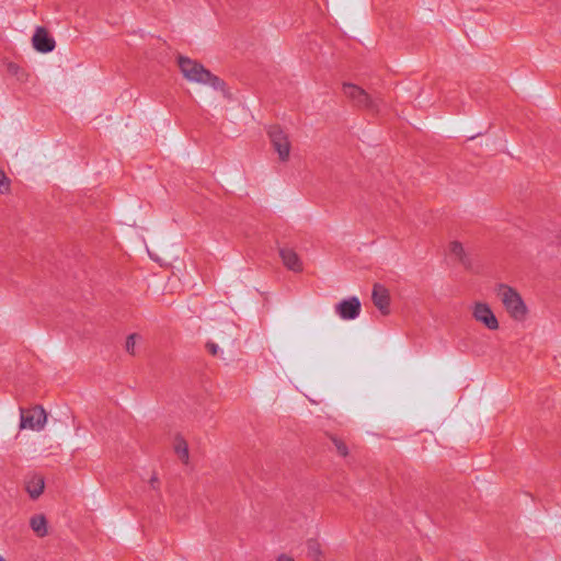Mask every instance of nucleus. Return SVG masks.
I'll use <instances>...</instances> for the list:
<instances>
[{
  "label": "nucleus",
  "mask_w": 561,
  "mask_h": 561,
  "mask_svg": "<svg viewBox=\"0 0 561 561\" xmlns=\"http://www.w3.org/2000/svg\"><path fill=\"white\" fill-rule=\"evenodd\" d=\"M343 92L356 107L378 112L380 100L369 95L364 89L353 83H344Z\"/></svg>",
  "instance_id": "nucleus-3"
},
{
  "label": "nucleus",
  "mask_w": 561,
  "mask_h": 561,
  "mask_svg": "<svg viewBox=\"0 0 561 561\" xmlns=\"http://www.w3.org/2000/svg\"><path fill=\"white\" fill-rule=\"evenodd\" d=\"M8 69L11 73H16L19 66L16 64L11 62V64H9Z\"/></svg>",
  "instance_id": "nucleus-21"
},
{
  "label": "nucleus",
  "mask_w": 561,
  "mask_h": 561,
  "mask_svg": "<svg viewBox=\"0 0 561 561\" xmlns=\"http://www.w3.org/2000/svg\"><path fill=\"white\" fill-rule=\"evenodd\" d=\"M219 341H220V343H222V344H226V343H227V341H225V339H224V337H220V339H219Z\"/></svg>",
  "instance_id": "nucleus-23"
},
{
  "label": "nucleus",
  "mask_w": 561,
  "mask_h": 561,
  "mask_svg": "<svg viewBox=\"0 0 561 561\" xmlns=\"http://www.w3.org/2000/svg\"><path fill=\"white\" fill-rule=\"evenodd\" d=\"M32 44L35 50L42 54L50 53L56 47V42L48 31L43 26H37L33 37Z\"/></svg>",
  "instance_id": "nucleus-8"
},
{
  "label": "nucleus",
  "mask_w": 561,
  "mask_h": 561,
  "mask_svg": "<svg viewBox=\"0 0 561 561\" xmlns=\"http://www.w3.org/2000/svg\"><path fill=\"white\" fill-rule=\"evenodd\" d=\"M279 256L284 265L293 271V272H301L302 263L298 256V254L290 248H282L279 249Z\"/></svg>",
  "instance_id": "nucleus-10"
},
{
  "label": "nucleus",
  "mask_w": 561,
  "mask_h": 561,
  "mask_svg": "<svg viewBox=\"0 0 561 561\" xmlns=\"http://www.w3.org/2000/svg\"><path fill=\"white\" fill-rule=\"evenodd\" d=\"M362 305L357 297H348L335 305V312L343 320H354L360 313Z\"/></svg>",
  "instance_id": "nucleus-7"
},
{
  "label": "nucleus",
  "mask_w": 561,
  "mask_h": 561,
  "mask_svg": "<svg viewBox=\"0 0 561 561\" xmlns=\"http://www.w3.org/2000/svg\"><path fill=\"white\" fill-rule=\"evenodd\" d=\"M497 296L514 320L523 321L526 318L527 307L516 289L508 285L500 284L497 286Z\"/></svg>",
  "instance_id": "nucleus-2"
},
{
  "label": "nucleus",
  "mask_w": 561,
  "mask_h": 561,
  "mask_svg": "<svg viewBox=\"0 0 561 561\" xmlns=\"http://www.w3.org/2000/svg\"><path fill=\"white\" fill-rule=\"evenodd\" d=\"M10 191V180L0 168V193L5 194Z\"/></svg>",
  "instance_id": "nucleus-18"
},
{
  "label": "nucleus",
  "mask_w": 561,
  "mask_h": 561,
  "mask_svg": "<svg viewBox=\"0 0 561 561\" xmlns=\"http://www.w3.org/2000/svg\"><path fill=\"white\" fill-rule=\"evenodd\" d=\"M307 554L314 561H320L322 557L321 545L318 539L310 538L307 540Z\"/></svg>",
  "instance_id": "nucleus-14"
},
{
  "label": "nucleus",
  "mask_w": 561,
  "mask_h": 561,
  "mask_svg": "<svg viewBox=\"0 0 561 561\" xmlns=\"http://www.w3.org/2000/svg\"><path fill=\"white\" fill-rule=\"evenodd\" d=\"M149 484H150L151 489L159 490L160 481L156 473L151 476V478L149 480Z\"/></svg>",
  "instance_id": "nucleus-20"
},
{
  "label": "nucleus",
  "mask_w": 561,
  "mask_h": 561,
  "mask_svg": "<svg viewBox=\"0 0 561 561\" xmlns=\"http://www.w3.org/2000/svg\"><path fill=\"white\" fill-rule=\"evenodd\" d=\"M140 336L137 333H131L127 336L125 342V351L130 354L135 355V346H136V340Z\"/></svg>",
  "instance_id": "nucleus-16"
},
{
  "label": "nucleus",
  "mask_w": 561,
  "mask_h": 561,
  "mask_svg": "<svg viewBox=\"0 0 561 561\" xmlns=\"http://www.w3.org/2000/svg\"><path fill=\"white\" fill-rule=\"evenodd\" d=\"M371 300L381 314L390 313V294L383 285L379 283L374 285Z\"/></svg>",
  "instance_id": "nucleus-9"
},
{
  "label": "nucleus",
  "mask_w": 561,
  "mask_h": 561,
  "mask_svg": "<svg viewBox=\"0 0 561 561\" xmlns=\"http://www.w3.org/2000/svg\"><path fill=\"white\" fill-rule=\"evenodd\" d=\"M45 488L44 477L34 474L26 481V492L32 500H36L43 493Z\"/></svg>",
  "instance_id": "nucleus-11"
},
{
  "label": "nucleus",
  "mask_w": 561,
  "mask_h": 561,
  "mask_svg": "<svg viewBox=\"0 0 561 561\" xmlns=\"http://www.w3.org/2000/svg\"><path fill=\"white\" fill-rule=\"evenodd\" d=\"M472 317L489 330H497L499 321L490 306L485 302H476L472 308Z\"/></svg>",
  "instance_id": "nucleus-6"
},
{
  "label": "nucleus",
  "mask_w": 561,
  "mask_h": 561,
  "mask_svg": "<svg viewBox=\"0 0 561 561\" xmlns=\"http://www.w3.org/2000/svg\"><path fill=\"white\" fill-rule=\"evenodd\" d=\"M331 440L342 457H346L348 455V448L342 439L337 438L336 436H331Z\"/></svg>",
  "instance_id": "nucleus-17"
},
{
  "label": "nucleus",
  "mask_w": 561,
  "mask_h": 561,
  "mask_svg": "<svg viewBox=\"0 0 561 561\" xmlns=\"http://www.w3.org/2000/svg\"><path fill=\"white\" fill-rule=\"evenodd\" d=\"M179 68L183 77L190 81L199 84H208L216 91H225L226 83L218 76L211 73L197 60L188 57L179 56Z\"/></svg>",
  "instance_id": "nucleus-1"
},
{
  "label": "nucleus",
  "mask_w": 561,
  "mask_h": 561,
  "mask_svg": "<svg viewBox=\"0 0 561 561\" xmlns=\"http://www.w3.org/2000/svg\"><path fill=\"white\" fill-rule=\"evenodd\" d=\"M205 346H206V350L208 351V353L211 354L213 356L219 355V347H218L217 343L209 341L206 343Z\"/></svg>",
  "instance_id": "nucleus-19"
},
{
  "label": "nucleus",
  "mask_w": 561,
  "mask_h": 561,
  "mask_svg": "<svg viewBox=\"0 0 561 561\" xmlns=\"http://www.w3.org/2000/svg\"><path fill=\"white\" fill-rule=\"evenodd\" d=\"M174 450L178 454L179 458L184 462H188V446L184 438L178 437L174 445Z\"/></svg>",
  "instance_id": "nucleus-15"
},
{
  "label": "nucleus",
  "mask_w": 561,
  "mask_h": 561,
  "mask_svg": "<svg viewBox=\"0 0 561 561\" xmlns=\"http://www.w3.org/2000/svg\"><path fill=\"white\" fill-rule=\"evenodd\" d=\"M47 420V414L41 405L31 409H21L20 428L41 431Z\"/></svg>",
  "instance_id": "nucleus-4"
},
{
  "label": "nucleus",
  "mask_w": 561,
  "mask_h": 561,
  "mask_svg": "<svg viewBox=\"0 0 561 561\" xmlns=\"http://www.w3.org/2000/svg\"><path fill=\"white\" fill-rule=\"evenodd\" d=\"M267 134L274 150L278 153V159L282 162L287 161L290 153L288 135L277 125L271 126Z\"/></svg>",
  "instance_id": "nucleus-5"
},
{
  "label": "nucleus",
  "mask_w": 561,
  "mask_h": 561,
  "mask_svg": "<svg viewBox=\"0 0 561 561\" xmlns=\"http://www.w3.org/2000/svg\"><path fill=\"white\" fill-rule=\"evenodd\" d=\"M0 561H5V560L0 556Z\"/></svg>",
  "instance_id": "nucleus-24"
},
{
  "label": "nucleus",
  "mask_w": 561,
  "mask_h": 561,
  "mask_svg": "<svg viewBox=\"0 0 561 561\" xmlns=\"http://www.w3.org/2000/svg\"><path fill=\"white\" fill-rule=\"evenodd\" d=\"M30 526L38 537H45L48 534L47 520L42 514L33 515L30 519Z\"/></svg>",
  "instance_id": "nucleus-13"
},
{
  "label": "nucleus",
  "mask_w": 561,
  "mask_h": 561,
  "mask_svg": "<svg viewBox=\"0 0 561 561\" xmlns=\"http://www.w3.org/2000/svg\"><path fill=\"white\" fill-rule=\"evenodd\" d=\"M277 561H295L291 557L287 554H280L277 559Z\"/></svg>",
  "instance_id": "nucleus-22"
},
{
  "label": "nucleus",
  "mask_w": 561,
  "mask_h": 561,
  "mask_svg": "<svg viewBox=\"0 0 561 561\" xmlns=\"http://www.w3.org/2000/svg\"><path fill=\"white\" fill-rule=\"evenodd\" d=\"M450 254L454 255L466 268L472 265L471 259L466 253L462 244L458 241H453L449 245Z\"/></svg>",
  "instance_id": "nucleus-12"
}]
</instances>
